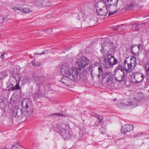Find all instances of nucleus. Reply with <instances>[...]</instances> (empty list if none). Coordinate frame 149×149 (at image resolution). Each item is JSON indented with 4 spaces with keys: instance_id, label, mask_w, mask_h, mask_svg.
I'll use <instances>...</instances> for the list:
<instances>
[{
    "instance_id": "f257e3e1",
    "label": "nucleus",
    "mask_w": 149,
    "mask_h": 149,
    "mask_svg": "<svg viewBox=\"0 0 149 149\" xmlns=\"http://www.w3.org/2000/svg\"><path fill=\"white\" fill-rule=\"evenodd\" d=\"M81 72L77 68L73 67L71 68L69 73L67 76L70 77L72 81H77L80 79L83 80L82 76L83 75L81 74Z\"/></svg>"
},
{
    "instance_id": "f03ea898",
    "label": "nucleus",
    "mask_w": 149,
    "mask_h": 149,
    "mask_svg": "<svg viewBox=\"0 0 149 149\" xmlns=\"http://www.w3.org/2000/svg\"><path fill=\"white\" fill-rule=\"evenodd\" d=\"M38 81L37 82V85L39 88L38 91L33 94V97L34 98L37 99L44 95V90L43 89V84L44 82V79L43 77H40L38 78Z\"/></svg>"
},
{
    "instance_id": "7ed1b4c3",
    "label": "nucleus",
    "mask_w": 149,
    "mask_h": 149,
    "mask_svg": "<svg viewBox=\"0 0 149 149\" xmlns=\"http://www.w3.org/2000/svg\"><path fill=\"white\" fill-rule=\"evenodd\" d=\"M103 68L102 66H100L98 68V70L99 71V74L98 77H100L102 76L101 78L102 79H106V81L107 83L110 82L112 79V74L110 72H103Z\"/></svg>"
},
{
    "instance_id": "20e7f679",
    "label": "nucleus",
    "mask_w": 149,
    "mask_h": 149,
    "mask_svg": "<svg viewBox=\"0 0 149 149\" xmlns=\"http://www.w3.org/2000/svg\"><path fill=\"white\" fill-rule=\"evenodd\" d=\"M89 63V60L85 56L82 57L78 60L76 64V65L78 69L81 71L85 70L84 68Z\"/></svg>"
},
{
    "instance_id": "39448f33",
    "label": "nucleus",
    "mask_w": 149,
    "mask_h": 149,
    "mask_svg": "<svg viewBox=\"0 0 149 149\" xmlns=\"http://www.w3.org/2000/svg\"><path fill=\"white\" fill-rule=\"evenodd\" d=\"M103 59L104 65L105 68H109L116 64L118 62L117 60L113 56H111L107 59H105V58H104Z\"/></svg>"
},
{
    "instance_id": "423d86ee",
    "label": "nucleus",
    "mask_w": 149,
    "mask_h": 149,
    "mask_svg": "<svg viewBox=\"0 0 149 149\" xmlns=\"http://www.w3.org/2000/svg\"><path fill=\"white\" fill-rule=\"evenodd\" d=\"M108 11L109 12L108 16H110L116 13L118 10L117 9L113 11L111 9L110 10H109L106 8H105V9L100 8L99 10L98 9H96L97 15L98 16H103L104 17H105L107 15L108 13Z\"/></svg>"
},
{
    "instance_id": "0eeeda50",
    "label": "nucleus",
    "mask_w": 149,
    "mask_h": 149,
    "mask_svg": "<svg viewBox=\"0 0 149 149\" xmlns=\"http://www.w3.org/2000/svg\"><path fill=\"white\" fill-rule=\"evenodd\" d=\"M138 102V99L134 98L131 100H125L123 102H121L118 105L120 107H124L127 106H133L135 107L137 106Z\"/></svg>"
},
{
    "instance_id": "6e6552de",
    "label": "nucleus",
    "mask_w": 149,
    "mask_h": 149,
    "mask_svg": "<svg viewBox=\"0 0 149 149\" xmlns=\"http://www.w3.org/2000/svg\"><path fill=\"white\" fill-rule=\"evenodd\" d=\"M113 75L116 80L118 82L125 81L127 78L126 74H123L117 69H114Z\"/></svg>"
},
{
    "instance_id": "1a4fd4ad",
    "label": "nucleus",
    "mask_w": 149,
    "mask_h": 149,
    "mask_svg": "<svg viewBox=\"0 0 149 149\" xmlns=\"http://www.w3.org/2000/svg\"><path fill=\"white\" fill-rule=\"evenodd\" d=\"M58 69L60 70L61 74L63 76H67L70 70L68 64L64 63L59 65Z\"/></svg>"
},
{
    "instance_id": "9d476101",
    "label": "nucleus",
    "mask_w": 149,
    "mask_h": 149,
    "mask_svg": "<svg viewBox=\"0 0 149 149\" xmlns=\"http://www.w3.org/2000/svg\"><path fill=\"white\" fill-rule=\"evenodd\" d=\"M30 104L31 101L28 99H25L23 100L22 103V105L23 109H25L24 112L28 113L31 112L29 109V108L31 106Z\"/></svg>"
},
{
    "instance_id": "9b49d317",
    "label": "nucleus",
    "mask_w": 149,
    "mask_h": 149,
    "mask_svg": "<svg viewBox=\"0 0 149 149\" xmlns=\"http://www.w3.org/2000/svg\"><path fill=\"white\" fill-rule=\"evenodd\" d=\"M60 81L64 86L69 87L71 86L72 81L68 76H63L61 78Z\"/></svg>"
},
{
    "instance_id": "f8f14e48",
    "label": "nucleus",
    "mask_w": 149,
    "mask_h": 149,
    "mask_svg": "<svg viewBox=\"0 0 149 149\" xmlns=\"http://www.w3.org/2000/svg\"><path fill=\"white\" fill-rule=\"evenodd\" d=\"M142 48V45L140 44L135 46H132L131 47V50L132 54L134 55H138L139 52L141 51Z\"/></svg>"
},
{
    "instance_id": "ddd939ff",
    "label": "nucleus",
    "mask_w": 149,
    "mask_h": 149,
    "mask_svg": "<svg viewBox=\"0 0 149 149\" xmlns=\"http://www.w3.org/2000/svg\"><path fill=\"white\" fill-rule=\"evenodd\" d=\"M61 135L65 139H68L70 137V135L68 131H66L64 128H62L59 131Z\"/></svg>"
},
{
    "instance_id": "4468645a",
    "label": "nucleus",
    "mask_w": 149,
    "mask_h": 149,
    "mask_svg": "<svg viewBox=\"0 0 149 149\" xmlns=\"http://www.w3.org/2000/svg\"><path fill=\"white\" fill-rule=\"evenodd\" d=\"M134 78L136 81H133L132 83V84H135L142 81L145 78V76L143 74H137L135 75Z\"/></svg>"
},
{
    "instance_id": "2eb2a0df",
    "label": "nucleus",
    "mask_w": 149,
    "mask_h": 149,
    "mask_svg": "<svg viewBox=\"0 0 149 149\" xmlns=\"http://www.w3.org/2000/svg\"><path fill=\"white\" fill-rule=\"evenodd\" d=\"M133 128V125L126 124L122 127L121 131L122 133L126 134L128 132H130Z\"/></svg>"
},
{
    "instance_id": "dca6fc26",
    "label": "nucleus",
    "mask_w": 149,
    "mask_h": 149,
    "mask_svg": "<svg viewBox=\"0 0 149 149\" xmlns=\"http://www.w3.org/2000/svg\"><path fill=\"white\" fill-rule=\"evenodd\" d=\"M13 9L15 11L17 10L25 13H29L31 11L30 9L27 7H17L16 6L13 7Z\"/></svg>"
},
{
    "instance_id": "f3484780",
    "label": "nucleus",
    "mask_w": 149,
    "mask_h": 149,
    "mask_svg": "<svg viewBox=\"0 0 149 149\" xmlns=\"http://www.w3.org/2000/svg\"><path fill=\"white\" fill-rule=\"evenodd\" d=\"M12 112L15 116L19 117L22 114V110L21 109L17 108L15 109Z\"/></svg>"
},
{
    "instance_id": "a211bd4d",
    "label": "nucleus",
    "mask_w": 149,
    "mask_h": 149,
    "mask_svg": "<svg viewBox=\"0 0 149 149\" xmlns=\"http://www.w3.org/2000/svg\"><path fill=\"white\" fill-rule=\"evenodd\" d=\"M118 1V0H112L109 4H107L108 5L109 8L110 7H111V6H112L115 7V10L117 9L118 10V8H117Z\"/></svg>"
},
{
    "instance_id": "6ab92c4d",
    "label": "nucleus",
    "mask_w": 149,
    "mask_h": 149,
    "mask_svg": "<svg viewBox=\"0 0 149 149\" xmlns=\"http://www.w3.org/2000/svg\"><path fill=\"white\" fill-rule=\"evenodd\" d=\"M112 49L108 50L107 52L105 53H104L103 55V58H105V59H107L109 57H110L111 56H112L111 55L112 54Z\"/></svg>"
},
{
    "instance_id": "aec40b11",
    "label": "nucleus",
    "mask_w": 149,
    "mask_h": 149,
    "mask_svg": "<svg viewBox=\"0 0 149 149\" xmlns=\"http://www.w3.org/2000/svg\"><path fill=\"white\" fill-rule=\"evenodd\" d=\"M102 48L100 49V51L102 53L105 52L108 50V47L107 45V42L103 43L102 45Z\"/></svg>"
},
{
    "instance_id": "412c9836",
    "label": "nucleus",
    "mask_w": 149,
    "mask_h": 149,
    "mask_svg": "<svg viewBox=\"0 0 149 149\" xmlns=\"http://www.w3.org/2000/svg\"><path fill=\"white\" fill-rule=\"evenodd\" d=\"M103 0H95V4H94L95 8L98 9V8H99L101 4L102 3Z\"/></svg>"
},
{
    "instance_id": "4be33fe9",
    "label": "nucleus",
    "mask_w": 149,
    "mask_h": 149,
    "mask_svg": "<svg viewBox=\"0 0 149 149\" xmlns=\"http://www.w3.org/2000/svg\"><path fill=\"white\" fill-rule=\"evenodd\" d=\"M135 0H131V3L127 4L125 6V9H128L132 8L135 5Z\"/></svg>"
},
{
    "instance_id": "5701e85b",
    "label": "nucleus",
    "mask_w": 149,
    "mask_h": 149,
    "mask_svg": "<svg viewBox=\"0 0 149 149\" xmlns=\"http://www.w3.org/2000/svg\"><path fill=\"white\" fill-rule=\"evenodd\" d=\"M105 8L107 9L109 8L108 5L107 4V3H106V2L105 1L103 0L99 8H102L105 9Z\"/></svg>"
},
{
    "instance_id": "b1692460",
    "label": "nucleus",
    "mask_w": 149,
    "mask_h": 149,
    "mask_svg": "<svg viewBox=\"0 0 149 149\" xmlns=\"http://www.w3.org/2000/svg\"><path fill=\"white\" fill-rule=\"evenodd\" d=\"M139 24L138 23H136L135 24L132 25V28L134 30V31H137L139 30Z\"/></svg>"
},
{
    "instance_id": "393cba45",
    "label": "nucleus",
    "mask_w": 149,
    "mask_h": 149,
    "mask_svg": "<svg viewBox=\"0 0 149 149\" xmlns=\"http://www.w3.org/2000/svg\"><path fill=\"white\" fill-rule=\"evenodd\" d=\"M124 69L125 68H123L122 66L119 65L118 66V69L117 70H120V72H122L123 74H126L125 71Z\"/></svg>"
},
{
    "instance_id": "a878e982",
    "label": "nucleus",
    "mask_w": 149,
    "mask_h": 149,
    "mask_svg": "<svg viewBox=\"0 0 149 149\" xmlns=\"http://www.w3.org/2000/svg\"><path fill=\"white\" fill-rule=\"evenodd\" d=\"M50 116H65V114L63 113H53L49 115Z\"/></svg>"
},
{
    "instance_id": "bb28decb",
    "label": "nucleus",
    "mask_w": 149,
    "mask_h": 149,
    "mask_svg": "<svg viewBox=\"0 0 149 149\" xmlns=\"http://www.w3.org/2000/svg\"><path fill=\"white\" fill-rule=\"evenodd\" d=\"M130 60L131 61H134V62L132 63L133 64H134V68L136 64V59L135 57L134 56H132V57L130 59Z\"/></svg>"
},
{
    "instance_id": "cd10ccee",
    "label": "nucleus",
    "mask_w": 149,
    "mask_h": 149,
    "mask_svg": "<svg viewBox=\"0 0 149 149\" xmlns=\"http://www.w3.org/2000/svg\"><path fill=\"white\" fill-rule=\"evenodd\" d=\"M88 70L91 72V74L92 77L93 78L94 77H95L96 76H97V75L93 73V68L92 67H89L88 68Z\"/></svg>"
},
{
    "instance_id": "c85d7f7f",
    "label": "nucleus",
    "mask_w": 149,
    "mask_h": 149,
    "mask_svg": "<svg viewBox=\"0 0 149 149\" xmlns=\"http://www.w3.org/2000/svg\"><path fill=\"white\" fill-rule=\"evenodd\" d=\"M7 76L8 75L5 71L3 72L0 73V78L1 79Z\"/></svg>"
},
{
    "instance_id": "c756f323",
    "label": "nucleus",
    "mask_w": 149,
    "mask_h": 149,
    "mask_svg": "<svg viewBox=\"0 0 149 149\" xmlns=\"http://www.w3.org/2000/svg\"><path fill=\"white\" fill-rule=\"evenodd\" d=\"M21 147H22L19 144L17 143L13 145L12 146L11 148L10 149H12L14 148V149H17V148H19Z\"/></svg>"
},
{
    "instance_id": "7c9ffc66",
    "label": "nucleus",
    "mask_w": 149,
    "mask_h": 149,
    "mask_svg": "<svg viewBox=\"0 0 149 149\" xmlns=\"http://www.w3.org/2000/svg\"><path fill=\"white\" fill-rule=\"evenodd\" d=\"M113 42H107V45L108 46V49H112L113 48Z\"/></svg>"
},
{
    "instance_id": "2f4dec72",
    "label": "nucleus",
    "mask_w": 149,
    "mask_h": 149,
    "mask_svg": "<svg viewBox=\"0 0 149 149\" xmlns=\"http://www.w3.org/2000/svg\"><path fill=\"white\" fill-rule=\"evenodd\" d=\"M33 65L34 66H39L40 65V63L38 61H31V62Z\"/></svg>"
},
{
    "instance_id": "473e14b6",
    "label": "nucleus",
    "mask_w": 149,
    "mask_h": 149,
    "mask_svg": "<svg viewBox=\"0 0 149 149\" xmlns=\"http://www.w3.org/2000/svg\"><path fill=\"white\" fill-rule=\"evenodd\" d=\"M43 1L42 0L40 1H37L36 2V4L38 6L43 7L44 6L42 4Z\"/></svg>"
},
{
    "instance_id": "72a5a7b5",
    "label": "nucleus",
    "mask_w": 149,
    "mask_h": 149,
    "mask_svg": "<svg viewBox=\"0 0 149 149\" xmlns=\"http://www.w3.org/2000/svg\"><path fill=\"white\" fill-rule=\"evenodd\" d=\"M100 132L102 134H105L106 133V128L104 127H102L100 129Z\"/></svg>"
},
{
    "instance_id": "f704fd0d",
    "label": "nucleus",
    "mask_w": 149,
    "mask_h": 149,
    "mask_svg": "<svg viewBox=\"0 0 149 149\" xmlns=\"http://www.w3.org/2000/svg\"><path fill=\"white\" fill-rule=\"evenodd\" d=\"M124 68L125 69V74H126V75H127V74L128 73H131L132 72V69H131L128 68L127 69L126 68V67Z\"/></svg>"
},
{
    "instance_id": "c9c22d12",
    "label": "nucleus",
    "mask_w": 149,
    "mask_h": 149,
    "mask_svg": "<svg viewBox=\"0 0 149 149\" xmlns=\"http://www.w3.org/2000/svg\"><path fill=\"white\" fill-rule=\"evenodd\" d=\"M95 117H97V119L99 120L98 122L99 123H100L102 121L103 119V117L102 116H100L99 115H97Z\"/></svg>"
},
{
    "instance_id": "e433bc0d",
    "label": "nucleus",
    "mask_w": 149,
    "mask_h": 149,
    "mask_svg": "<svg viewBox=\"0 0 149 149\" xmlns=\"http://www.w3.org/2000/svg\"><path fill=\"white\" fill-rule=\"evenodd\" d=\"M132 61H131V63H130L128 64L127 66L128 68L131 69H132V68L133 67V65L134 66V64H133Z\"/></svg>"
},
{
    "instance_id": "4c0bfd02",
    "label": "nucleus",
    "mask_w": 149,
    "mask_h": 149,
    "mask_svg": "<svg viewBox=\"0 0 149 149\" xmlns=\"http://www.w3.org/2000/svg\"><path fill=\"white\" fill-rule=\"evenodd\" d=\"M20 89V87L19 86V83L18 82L17 83L15 86L14 87H13V90Z\"/></svg>"
},
{
    "instance_id": "58836bf2",
    "label": "nucleus",
    "mask_w": 149,
    "mask_h": 149,
    "mask_svg": "<svg viewBox=\"0 0 149 149\" xmlns=\"http://www.w3.org/2000/svg\"><path fill=\"white\" fill-rule=\"evenodd\" d=\"M145 70L147 73H148V72H149V62H148L146 65Z\"/></svg>"
},
{
    "instance_id": "ea45409f",
    "label": "nucleus",
    "mask_w": 149,
    "mask_h": 149,
    "mask_svg": "<svg viewBox=\"0 0 149 149\" xmlns=\"http://www.w3.org/2000/svg\"><path fill=\"white\" fill-rule=\"evenodd\" d=\"M118 28H120L122 29H125V28L126 27V26L124 24H122L121 25H119L118 26Z\"/></svg>"
},
{
    "instance_id": "a19ab883",
    "label": "nucleus",
    "mask_w": 149,
    "mask_h": 149,
    "mask_svg": "<svg viewBox=\"0 0 149 149\" xmlns=\"http://www.w3.org/2000/svg\"><path fill=\"white\" fill-rule=\"evenodd\" d=\"M141 136V133L138 134L134 135V137L135 138H138L140 137Z\"/></svg>"
},
{
    "instance_id": "79ce46f5",
    "label": "nucleus",
    "mask_w": 149,
    "mask_h": 149,
    "mask_svg": "<svg viewBox=\"0 0 149 149\" xmlns=\"http://www.w3.org/2000/svg\"><path fill=\"white\" fill-rule=\"evenodd\" d=\"M139 24V29H140L142 27L145 26V25L146 23H143L141 24Z\"/></svg>"
},
{
    "instance_id": "37998d69",
    "label": "nucleus",
    "mask_w": 149,
    "mask_h": 149,
    "mask_svg": "<svg viewBox=\"0 0 149 149\" xmlns=\"http://www.w3.org/2000/svg\"><path fill=\"white\" fill-rule=\"evenodd\" d=\"M46 31V32H49V33H50L52 31V30L51 28H49L47 29V30H45Z\"/></svg>"
},
{
    "instance_id": "c03bdc74",
    "label": "nucleus",
    "mask_w": 149,
    "mask_h": 149,
    "mask_svg": "<svg viewBox=\"0 0 149 149\" xmlns=\"http://www.w3.org/2000/svg\"><path fill=\"white\" fill-rule=\"evenodd\" d=\"M111 29H113V30H116V31H117L118 30V26H115V27H111Z\"/></svg>"
},
{
    "instance_id": "a18cd8bd",
    "label": "nucleus",
    "mask_w": 149,
    "mask_h": 149,
    "mask_svg": "<svg viewBox=\"0 0 149 149\" xmlns=\"http://www.w3.org/2000/svg\"><path fill=\"white\" fill-rule=\"evenodd\" d=\"M127 59H125L124 61V68H125V65L127 64L128 65V64H129L127 63Z\"/></svg>"
},
{
    "instance_id": "49530a36",
    "label": "nucleus",
    "mask_w": 149,
    "mask_h": 149,
    "mask_svg": "<svg viewBox=\"0 0 149 149\" xmlns=\"http://www.w3.org/2000/svg\"><path fill=\"white\" fill-rule=\"evenodd\" d=\"M52 6V4L50 2H48L47 3V6ZM44 6L45 7L46 6Z\"/></svg>"
},
{
    "instance_id": "de8ad7c7",
    "label": "nucleus",
    "mask_w": 149,
    "mask_h": 149,
    "mask_svg": "<svg viewBox=\"0 0 149 149\" xmlns=\"http://www.w3.org/2000/svg\"><path fill=\"white\" fill-rule=\"evenodd\" d=\"M48 51H44V52H43L42 53H40L39 54L40 55H41L42 54H45L46 53H48Z\"/></svg>"
},
{
    "instance_id": "09e8293b",
    "label": "nucleus",
    "mask_w": 149,
    "mask_h": 149,
    "mask_svg": "<svg viewBox=\"0 0 149 149\" xmlns=\"http://www.w3.org/2000/svg\"><path fill=\"white\" fill-rule=\"evenodd\" d=\"M111 0H104V1L106 2V3H107V4H109V3H110Z\"/></svg>"
},
{
    "instance_id": "8fccbe9b",
    "label": "nucleus",
    "mask_w": 149,
    "mask_h": 149,
    "mask_svg": "<svg viewBox=\"0 0 149 149\" xmlns=\"http://www.w3.org/2000/svg\"><path fill=\"white\" fill-rule=\"evenodd\" d=\"M65 125L64 123H62L61 125V127H62V128H63V127H64Z\"/></svg>"
},
{
    "instance_id": "3c124183",
    "label": "nucleus",
    "mask_w": 149,
    "mask_h": 149,
    "mask_svg": "<svg viewBox=\"0 0 149 149\" xmlns=\"http://www.w3.org/2000/svg\"><path fill=\"white\" fill-rule=\"evenodd\" d=\"M4 54H3L1 55V58L2 59H3L4 58Z\"/></svg>"
},
{
    "instance_id": "603ef678",
    "label": "nucleus",
    "mask_w": 149,
    "mask_h": 149,
    "mask_svg": "<svg viewBox=\"0 0 149 149\" xmlns=\"http://www.w3.org/2000/svg\"><path fill=\"white\" fill-rule=\"evenodd\" d=\"M39 54L36 52H35V53H34V55H38V54Z\"/></svg>"
},
{
    "instance_id": "864d4df0",
    "label": "nucleus",
    "mask_w": 149,
    "mask_h": 149,
    "mask_svg": "<svg viewBox=\"0 0 149 149\" xmlns=\"http://www.w3.org/2000/svg\"><path fill=\"white\" fill-rule=\"evenodd\" d=\"M117 100L116 98H115L113 100L114 101H115L116 100Z\"/></svg>"
},
{
    "instance_id": "5fc2aeb1",
    "label": "nucleus",
    "mask_w": 149,
    "mask_h": 149,
    "mask_svg": "<svg viewBox=\"0 0 149 149\" xmlns=\"http://www.w3.org/2000/svg\"><path fill=\"white\" fill-rule=\"evenodd\" d=\"M45 86H43V88H45Z\"/></svg>"
},
{
    "instance_id": "6e6d98bb",
    "label": "nucleus",
    "mask_w": 149,
    "mask_h": 149,
    "mask_svg": "<svg viewBox=\"0 0 149 149\" xmlns=\"http://www.w3.org/2000/svg\"><path fill=\"white\" fill-rule=\"evenodd\" d=\"M58 129H60V127H58Z\"/></svg>"
},
{
    "instance_id": "4d7b16f0",
    "label": "nucleus",
    "mask_w": 149,
    "mask_h": 149,
    "mask_svg": "<svg viewBox=\"0 0 149 149\" xmlns=\"http://www.w3.org/2000/svg\"><path fill=\"white\" fill-rule=\"evenodd\" d=\"M0 149H4L3 148H0Z\"/></svg>"
},
{
    "instance_id": "13d9d810",
    "label": "nucleus",
    "mask_w": 149,
    "mask_h": 149,
    "mask_svg": "<svg viewBox=\"0 0 149 149\" xmlns=\"http://www.w3.org/2000/svg\"><path fill=\"white\" fill-rule=\"evenodd\" d=\"M83 121H84V120H83Z\"/></svg>"
},
{
    "instance_id": "bf43d9fd",
    "label": "nucleus",
    "mask_w": 149,
    "mask_h": 149,
    "mask_svg": "<svg viewBox=\"0 0 149 149\" xmlns=\"http://www.w3.org/2000/svg\"><path fill=\"white\" fill-rule=\"evenodd\" d=\"M132 62H134V61H132Z\"/></svg>"
}]
</instances>
